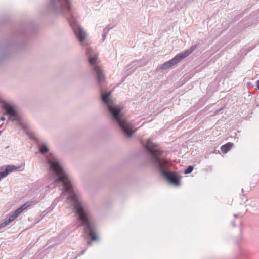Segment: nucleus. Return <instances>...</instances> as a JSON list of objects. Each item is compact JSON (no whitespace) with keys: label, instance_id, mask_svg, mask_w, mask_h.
<instances>
[{"label":"nucleus","instance_id":"1","mask_svg":"<svg viewBox=\"0 0 259 259\" xmlns=\"http://www.w3.org/2000/svg\"><path fill=\"white\" fill-rule=\"evenodd\" d=\"M48 163L56 175L58 176L55 183L61 182L63 183L64 189L68 193L69 198L73 202L74 209L81 222V225L84 226V232L87 233L92 241H97L98 236L95 232L93 223L88 213L82 207L81 203L79 201L77 194L73 190L71 181L67 175L64 172L62 167L58 162L56 160H48Z\"/></svg>","mask_w":259,"mask_h":259},{"label":"nucleus","instance_id":"2","mask_svg":"<svg viewBox=\"0 0 259 259\" xmlns=\"http://www.w3.org/2000/svg\"><path fill=\"white\" fill-rule=\"evenodd\" d=\"M144 146L151 153L153 160L159 166L161 173L170 183L179 185L180 180L176 174L164 170L167 168V161L165 158H159L162 151L158 146L152 142L150 140H148L144 144Z\"/></svg>","mask_w":259,"mask_h":259},{"label":"nucleus","instance_id":"3","mask_svg":"<svg viewBox=\"0 0 259 259\" xmlns=\"http://www.w3.org/2000/svg\"><path fill=\"white\" fill-rule=\"evenodd\" d=\"M110 93L104 94L102 95V99L108 107L110 112L111 113L112 117L118 122L120 127L122 128L124 133L127 136L130 137L135 132L132 130V126L126 120L122 119L121 115L120 114L121 109L118 107H114L113 103L112 101L109 99Z\"/></svg>","mask_w":259,"mask_h":259},{"label":"nucleus","instance_id":"4","mask_svg":"<svg viewBox=\"0 0 259 259\" xmlns=\"http://www.w3.org/2000/svg\"><path fill=\"white\" fill-rule=\"evenodd\" d=\"M87 54L90 63L93 66V69L96 72L97 81L99 83L102 82L105 80V77L101 67L98 65L99 61L97 54L92 49L87 48Z\"/></svg>","mask_w":259,"mask_h":259},{"label":"nucleus","instance_id":"5","mask_svg":"<svg viewBox=\"0 0 259 259\" xmlns=\"http://www.w3.org/2000/svg\"><path fill=\"white\" fill-rule=\"evenodd\" d=\"M195 46H192L189 49L185 51L177 54L173 59L168 61L165 62L161 67V69L163 70L167 69V68L177 64L183 59L186 58L195 49Z\"/></svg>","mask_w":259,"mask_h":259},{"label":"nucleus","instance_id":"6","mask_svg":"<svg viewBox=\"0 0 259 259\" xmlns=\"http://www.w3.org/2000/svg\"><path fill=\"white\" fill-rule=\"evenodd\" d=\"M2 107L6 110L7 114L14 118L12 121L19 120V117H17V111L13 106L6 102H3Z\"/></svg>","mask_w":259,"mask_h":259},{"label":"nucleus","instance_id":"7","mask_svg":"<svg viewBox=\"0 0 259 259\" xmlns=\"http://www.w3.org/2000/svg\"><path fill=\"white\" fill-rule=\"evenodd\" d=\"M51 4L52 6H56L67 10L71 9V6L68 0H52Z\"/></svg>","mask_w":259,"mask_h":259},{"label":"nucleus","instance_id":"8","mask_svg":"<svg viewBox=\"0 0 259 259\" xmlns=\"http://www.w3.org/2000/svg\"><path fill=\"white\" fill-rule=\"evenodd\" d=\"M233 146V144L232 143L228 142L221 147V151L223 153H226L232 148Z\"/></svg>","mask_w":259,"mask_h":259},{"label":"nucleus","instance_id":"9","mask_svg":"<svg viewBox=\"0 0 259 259\" xmlns=\"http://www.w3.org/2000/svg\"><path fill=\"white\" fill-rule=\"evenodd\" d=\"M85 33L84 30L80 28H78L77 37L80 41H83L85 38Z\"/></svg>","mask_w":259,"mask_h":259},{"label":"nucleus","instance_id":"10","mask_svg":"<svg viewBox=\"0 0 259 259\" xmlns=\"http://www.w3.org/2000/svg\"><path fill=\"white\" fill-rule=\"evenodd\" d=\"M33 204L32 201H28L23 205H22L20 208L16 209L17 211H18L19 213L20 214L21 213V212L24 211V210L26 209L28 207L30 206Z\"/></svg>","mask_w":259,"mask_h":259},{"label":"nucleus","instance_id":"11","mask_svg":"<svg viewBox=\"0 0 259 259\" xmlns=\"http://www.w3.org/2000/svg\"><path fill=\"white\" fill-rule=\"evenodd\" d=\"M19 168V167H16L14 165H9L7 166L6 169L5 170V172H8V175L13 171H16Z\"/></svg>","mask_w":259,"mask_h":259},{"label":"nucleus","instance_id":"12","mask_svg":"<svg viewBox=\"0 0 259 259\" xmlns=\"http://www.w3.org/2000/svg\"><path fill=\"white\" fill-rule=\"evenodd\" d=\"M20 214L19 213L18 211H17V210H16L14 213L12 215H11L9 219H8V220L9 221L8 222H9L10 223H11L12 222H13V221H14L15 220V219L20 215Z\"/></svg>","mask_w":259,"mask_h":259},{"label":"nucleus","instance_id":"13","mask_svg":"<svg viewBox=\"0 0 259 259\" xmlns=\"http://www.w3.org/2000/svg\"><path fill=\"white\" fill-rule=\"evenodd\" d=\"M48 151V149L46 146H42L40 148V151L41 153L44 154Z\"/></svg>","mask_w":259,"mask_h":259},{"label":"nucleus","instance_id":"14","mask_svg":"<svg viewBox=\"0 0 259 259\" xmlns=\"http://www.w3.org/2000/svg\"><path fill=\"white\" fill-rule=\"evenodd\" d=\"M9 221L7 220H5L4 222H2L0 224V229L2 228H4L9 224L10 223L8 222Z\"/></svg>","mask_w":259,"mask_h":259},{"label":"nucleus","instance_id":"15","mask_svg":"<svg viewBox=\"0 0 259 259\" xmlns=\"http://www.w3.org/2000/svg\"><path fill=\"white\" fill-rule=\"evenodd\" d=\"M193 170V167L192 166H189L185 170V174H190Z\"/></svg>","mask_w":259,"mask_h":259},{"label":"nucleus","instance_id":"16","mask_svg":"<svg viewBox=\"0 0 259 259\" xmlns=\"http://www.w3.org/2000/svg\"><path fill=\"white\" fill-rule=\"evenodd\" d=\"M7 175H8V172H5V171H3V172H0V180L2 178H4L5 177H6Z\"/></svg>","mask_w":259,"mask_h":259},{"label":"nucleus","instance_id":"17","mask_svg":"<svg viewBox=\"0 0 259 259\" xmlns=\"http://www.w3.org/2000/svg\"><path fill=\"white\" fill-rule=\"evenodd\" d=\"M256 83H257V87L258 89L259 90V80L257 81Z\"/></svg>","mask_w":259,"mask_h":259},{"label":"nucleus","instance_id":"18","mask_svg":"<svg viewBox=\"0 0 259 259\" xmlns=\"http://www.w3.org/2000/svg\"><path fill=\"white\" fill-rule=\"evenodd\" d=\"M1 120H2V121H4V120H5V117H2L1 118Z\"/></svg>","mask_w":259,"mask_h":259}]
</instances>
